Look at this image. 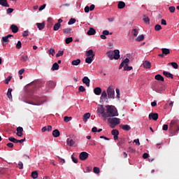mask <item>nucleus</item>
I'll return each mask as SVG.
<instances>
[{
    "label": "nucleus",
    "mask_w": 179,
    "mask_h": 179,
    "mask_svg": "<svg viewBox=\"0 0 179 179\" xmlns=\"http://www.w3.org/2000/svg\"><path fill=\"white\" fill-rule=\"evenodd\" d=\"M79 92H85L86 91V88H85V87H83V85H80L78 88Z\"/></svg>",
    "instance_id": "052dcab7"
},
{
    "label": "nucleus",
    "mask_w": 179,
    "mask_h": 179,
    "mask_svg": "<svg viewBox=\"0 0 179 179\" xmlns=\"http://www.w3.org/2000/svg\"><path fill=\"white\" fill-rule=\"evenodd\" d=\"M52 71H58L59 69V65L58 63L55 62L52 64Z\"/></svg>",
    "instance_id": "c85d7f7f"
},
{
    "label": "nucleus",
    "mask_w": 179,
    "mask_h": 179,
    "mask_svg": "<svg viewBox=\"0 0 179 179\" xmlns=\"http://www.w3.org/2000/svg\"><path fill=\"white\" fill-rule=\"evenodd\" d=\"M152 90H154V92L162 94V93H164V91L166 90V87L159 86L156 84H153L152 85Z\"/></svg>",
    "instance_id": "39448f33"
},
{
    "label": "nucleus",
    "mask_w": 179,
    "mask_h": 179,
    "mask_svg": "<svg viewBox=\"0 0 179 179\" xmlns=\"http://www.w3.org/2000/svg\"><path fill=\"white\" fill-rule=\"evenodd\" d=\"M132 34L134 36V37H136V36L139 34V29L138 28L133 29Z\"/></svg>",
    "instance_id": "f704fd0d"
},
{
    "label": "nucleus",
    "mask_w": 179,
    "mask_h": 179,
    "mask_svg": "<svg viewBox=\"0 0 179 179\" xmlns=\"http://www.w3.org/2000/svg\"><path fill=\"white\" fill-rule=\"evenodd\" d=\"M94 93L96 96H100L101 94V88L100 87H96L94 89Z\"/></svg>",
    "instance_id": "2eb2a0df"
},
{
    "label": "nucleus",
    "mask_w": 179,
    "mask_h": 179,
    "mask_svg": "<svg viewBox=\"0 0 179 179\" xmlns=\"http://www.w3.org/2000/svg\"><path fill=\"white\" fill-rule=\"evenodd\" d=\"M48 51L49 55H52V57L55 55V50L54 48H51Z\"/></svg>",
    "instance_id": "c9c22d12"
},
{
    "label": "nucleus",
    "mask_w": 179,
    "mask_h": 179,
    "mask_svg": "<svg viewBox=\"0 0 179 179\" xmlns=\"http://www.w3.org/2000/svg\"><path fill=\"white\" fill-rule=\"evenodd\" d=\"M60 27H61V24L56 23V24H55V25L53 27V29L55 30V31H58V30H59Z\"/></svg>",
    "instance_id": "58836bf2"
},
{
    "label": "nucleus",
    "mask_w": 179,
    "mask_h": 179,
    "mask_svg": "<svg viewBox=\"0 0 179 179\" xmlns=\"http://www.w3.org/2000/svg\"><path fill=\"white\" fill-rule=\"evenodd\" d=\"M64 55V50H59L57 53L56 54V58H58L59 57H62Z\"/></svg>",
    "instance_id": "c03bdc74"
},
{
    "label": "nucleus",
    "mask_w": 179,
    "mask_h": 179,
    "mask_svg": "<svg viewBox=\"0 0 179 179\" xmlns=\"http://www.w3.org/2000/svg\"><path fill=\"white\" fill-rule=\"evenodd\" d=\"M31 178L34 179H36L38 177V173L37 172V171H34L31 173Z\"/></svg>",
    "instance_id": "e433bc0d"
},
{
    "label": "nucleus",
    "mask_w": 179,
    "mask_h": 179,
    "mask_svg": "<svg viewBox=\"0 0 179 179\" xmlns=\"http://www.w3.org/2000/svg\"><path fill=\"white\" fill-rule=\"evenodd\" d=\"M0 5H1V6H4L5 8H9L10 6L7 0H0Z\"/></svg>",
    "instance_id": "412c9836"
},
{
    "label": "nucleus",
    "mask_w": 179,
    "mask_h": 179,
    "mask_svg": "<svg viewBox=\"0 0 179 179\" xmlns=\"http://www.w3.org/2000/svg\"><path fill=\"white\" fill-rule=\"evenodd\" d=\"M73 41V38L69 37L65 39L66 44H70V43H72Z\"/></svg>",
    "instance_id": "79ce46f5"
},
{
    "label": "nucleus",
    "mask_w": 179,
    "mask_h": 179,
    "mask_svg": "<svg viewBox=\"0 0 179 179\" xmlns=\"http://www.w3.org/2000/svg\"><path fill=\"white\" fill-rule=\"evenodd\" d=\"M16 48L17 50H20L22 48V42L20 41H18L17 44H16Z\"/></svg>",
    "instance_id": "5fc2aeb1"
},
{
    "label": "nucleus",
    "mask_w": 179,
    "mask_h": 179,
    "mask_svg": "<svg viewBox=\"0 0 179 179\" xmlns=\"http://www.w3.org/2000/svg\"><path fill=\"white\" fill-rule=\"evenodd\" d=\"M36 25L37 26L39 30H43L45 27V22H44L41 23L37 22Z\"/></svg>",
    "instance_id": "f3484780"
},
{
    "label": "nucleus",
    "mask_w": 179,
    "mask_h": 179,
    "mask_svg": "<svg viewBox=\"0 0 179 179\" xmlns=\"http://www.w3.org/2000/svg\"><path fill=\"white\" fill-rule=\"evenodd\" d=\"M16 131H17V136H20V137L23 136V127H17Z\"/></svg>",
    "instance_id": "ddd939ff"
},
{
    "label": "nucleus",
    "mask_w": 179,
    "mask_h": 179,
    "mask_svg": "<svg viewBox=\"0 0 179 179\" xmlns=\"http://www.w3.org/2000/svg\"><path fill=\"white\" fill-rule=\"evenodd\" d=\"M72 117H68V116H65L64 117V122H69L70 120H71Z\"/></svg>",
    "instance_id": "4d7b16f0"
},
{
    "label": "nucleus",
    "mask_w": 179,
    "mask_h": 179,
    "mask_svg": "<svg viewBox=\"0 0 179 179\" xmlns=\"http://www.w3.org/2000/svg\"><path fill=\"white\" fill-rule=\"evenodd\" d=\"M99 117L104 118V120L108 119L109 124H110V128H114L121 124L120 118L113 117H118V113H99Z\"/></svg>",
    "instance_id": "f257e3e1"
},
{
    "label": "nucleus",
    "mask_w": 179,
    "mask_h": 179,
    "mask_svg": "<svg viewBox=\"0 0 179 179\" xmlns=\"http://www.w3.org/2000/svg\"><path fill=\"white\" fill-rule=\"evenodd\" d=\"M115 92H116V97L118 100H120V99H121V96H120L121 94L120 93V89L116 88Z\"/></svg>",
    "instance_id": "37998d69"
},
{
    "label": "nucleus",
    "mask_w": 179,
    "mask_h": 179,
    "mask_svg": "<svg viewBox=\"0 0 179 179\" xmlns=\"http://www.w3.org/2000/svg\"><path fill=\"white\" fill-rule=\"evenodd\" d=\"M132 66H128V64H126L124 67V71H131Z\"/></svg>",
    "instance_id": "bf43d9fd"
},
{
    "label": "nucleus",
    "mask_w": 179,
    "mask_h": 179,
    "mask_svg": "<svg viewBox=\"0 0 179 179\" xmlns=\"http://www.w3.org/2000/svg\"><path fill=\"white\" fill-rule=\"evenodd\" d=\"M93 172L95 173V174H99L100 173V169L97 166H95L94 167L93 169Z\"/></svg>",
    "instance_id": "a18cd8bd"
},
{
    "label": "nucleus",
    "mask_w": 179,
    "mask_h": 179,
    "mask_svg": "<svg viewBox=\"0 0 179 179\" xmlns=\"http://www.w3.org/2000/svg\"><path fill=\"white\" fill-rule=\"evenodd\" d=\"M162 51L163 55H169V54H170V49L169 48H162Z\"/></svg>",
    "instance_id": "72a5a7b5"
},
{
    "label": "nucleus",
    "mask_w": 179,
    "mask_h": 179,
    "mask_svg": "<svg viewBox=\"0 0 179 179\" xmlns=\"http://www.w3.org/2000/svg\"><path fill=\"white\" fill-rule=\"evenodd\" d=\"M143 21L145 23H150V19H149V17H146V15L143 16Z\"/></svg>",
    "instance_id": "864d4df0"
},
{
    "label": "nucleus",
    "mask_w": 179,
    "mask_h": 179,
    "mask_svg": "<svg viewBox=\"0 0 179 179\" xmlns=\"http://www.w3.org/2000/svg\"><path fill=\"white\" fill-rule=\"evenodd\" d=\"M46 85L50 89H52L53 87H55V85H56L55 82L52 80L48 81Z\"/></svg>",
    "instance_id": "dca6fc26"
},
{
    "label": "nucleus",
    "mask_w": 179,
    "mask_h": 179,
    "mask_svg": "<svg viewBox=\"0 0 179 179\" xmlns=\"http://www.w3.org/2000/svg\"><path fill=\"white\" fill-rule=\"evenodd\" d=\"M143 66L145 69H150V68H152V64H150L149 61H145L143 63Z\"/></svg>",
    "instance_id": "9b49d317"
},
{
    "label": "nucleus",
    "mask_w": 179,
    "mask_h": 179,
    "mask_svg": "<svg viewBox=\"0 0 179 179\" xmlns=\"http://www.w3.org/2000/svg\"><path fill=\"white\" fill-rule=\"evenodd\" d=\"M89 118H90V113H87L83 116V120L84 122H87Z\"/></svg>",
    "instance_id": "4be33fe9"
},
{
    "label": "nucleus",
    "mask_w": 179,
    "mask_h": 179,
    "mask_svg": "<svg viewBox=\"0 0 179 179\" xmlns=\"http://www.w3.org/2000/svg\"><path fill=\"white\" fill-rule=\"evenodd\" d=\"M71 31H72V29L71 28H66L63 29V33H64V34H68V33H71Z\"/></svg>",
    "instance_id": "8fccbe9b"
},
{
    "label": "nucleus",
    "mask_w": 179,
    "mask_h": 179,
    "mask_svg": "<svg viewBox=\"0 0 179 179\" xmlns=\"http://www.w3.org/2000/svg\"><path fill=\"white\" fill-rule=\"evenodd\" d=\"M143 40H145V36L143 34L139 35L136 39L137 41H143Z\"/></svg>",
    "instance_id": "ea45409f"
},
{
    "label": "nucleus",
    "mask_w": 179,
    "mask_h": 179,
    "mask_svg": "<svg viewBox=\"0 0 179 179\" xmlns=\"http://www.w3.org/2000/svg\"><path fill=\"white\" fill-rule=\"evenodd\" d=\"M111 134L113 135V136H115L117 135H120V131H118L117 129H113Z\"/></svg>",
    "instance_id": "de8ad7c7"
},
{
    "label": "nucleus",
    "mask_w": 179,
    "mask_h": 179,
    "mask_svg": "<svg viewBox=\"0 0 179 179\" xmlns=\"http://www.w3.org/2000/svg\"><path fill=\"white\" fill-rule=\"evenodd\" d=\"M2 41H3L4 43H9V38L7 36H3Z\"/></svg>",
    "instance_id": "13d9d810"
},
{
    "label": "nucleus",
    "mask_w": 179,
    "mask_h": 179,
    "mask_svg": "<svg viewBox=\"0 0 179 179\" xmlns=\"http://www.w3.org/2000/svg\"><path fill=\"white\" fill-rule=\"evenodd\" d=\"M163 75L166 76V78H171V79H173L174 76L169 71H163Z\"/></svg>",
    "instance_id": "a211bd4d"
},
{
    "label": "nucleus",
    "mask_w": 179,
    "mask_h": 179,
    "mask_svg": "<svg viewBox=\"0 0 179 179\" xmlns=\"http://www.w3.org/2000/svg\"><path fill=\"white\" fill-rule=\"evenodd\" d=\"M8 141L10 142H13V143H17V139H16L15 137L13 136H10L8 138Z\"/></svg>",
    "instance_id": "4c0bfd02"
},
{
    "label": "nucleus",
    "mask_w": 179,
    "mask_h": 179,
    "mask_svg": "<svg viewBox=\"0 0 179 179\" xmlns=\"http://www.w3.org/2000/svg\"><path fill=\"white\" fill-rule=\"evenodd\" d=\"M159 119V114L157 113H150L149 120H153L154 121H157Z\"/></svg>",
    "instance_id": "9d476101"
},
{
    "label": "nucleus",
    "mask_w": 179,
    "mask_h": 179,
    "mask_svg": "<svg viewBox=\"0 0 179 179\" xmlns=\"http://www.w3.org/2000/svg\"><path fill=\"white\" fill-rule=\"evenodd\" d=\"M125 6V2L124 1H120L117 4L118 9H124Z\"/></svg>",
    "instance_id": "7c9ffc66"
},
{
    "label": "nucleus",
    "mask_w": 179,
    "mask_h": 179,
    "mask_svg": "<svg viewBox=\"0 0 179 179\" xmlns=\"http://www.w3.org/2000/svg\"><path fill=\"white\" fill-rule=\"evenodd\" d=\"M45 6H47V4H43V5H42V6L38 8L39 12H41V10H44V9H45Z\"/></svg>",
    "instance_id": "e2e57ef3"
},
{
    "label": "nucleus",
    "mask_w": 179,
    "mask_h": 179,
    "mask_svg": "<svg viewBox=\"0 0 179 179\" xmlns=\"http://www.w3.org/2000/svg\"><path fill=\"white\" fill-rule=\"evenodd\" d=\"M169 129L171 131H175L176 134L179 131V120H172L169 125Z\"/></svg>",
    "instance_id": "20e7f679"
},
{
    "label": "nucleus",
    "mask_w": 179,
    "mask_h": 179,
    "mask_svg": "<svg viewBox=\"0 0 179 179\" xmlns=\"http://www.w3.org/2000/svg\"><path fill=\"white\" fill-rule=\"evenodd\" d=\"M13 12V8H8V9L6 10V14H7V15H9V14L12 13Z\"/></svg>",
    "instance_id": "0e129e2a"
},
{
    "label": "nucleus",
    "mask_w": 179,
    "mask_h": 179,
    "mask_svg": "<svg viewBox=\"0 0 179 179\" xmlns=\"http://www.w3.org/2000/svg\"><path fill=\"white\" fill-rule=\"evenodd\" d=\"M107 100H108V98L107 97V92L103 90L101 94L100 103H104L105 101H107Z\"/></svg>",
    "instance_id": "6e6552de"
},
{
    "label": "nucleus",
    "mask_w": 179,
    "mask_h": 179,
    "mask_svg": "<svg viewBox=\"0 0 179 179\" xmlns=\"http://www.w3.org/2000/svg\"><path fill=\"white\" fill-rule=\"evenodd\" d=\"M18 167H19L20 170H22V169H23V162H20L18 163Z\"/></svg>",
    "instance_id": "774afa93"
},
{
    "label": "nucleus",
    "mask_w": 179,
    "mask_h": 179,
    "mask_svg": "<svg viewBox=\"0 0 179 179\" xmlns=\"http://www.w3.org/2000/svg\"><path fill=\"white\" fill-rule=\"evenodd\" d=\"M12 88H8L7 92V97L12 101Z\"/></svg>",
    "instance_id": "cd10ccee"
},
{
    "label": "nucleus",
    "mask_w": 179,
    "mask_h": 179,
    "mask_svg": "<svg viewBox=\"0 0 179 179\" xmlns=\"http://www.w3.org/2000/svg\"><path fill=\"white\" fill-rule=\"evenodd\" d=\"M80 64V59H77L76 60H73L71 62V64L73 65V66H78V65H79Z\"/></svg>",
    "instance_id": "bb28decb"
},
{
    "label": "nucleus",
    "mask_w": 179,
    "mask_h": 179,
    "mask_svg": "<svg viewBox=\"0 0 179 179\" xmlns=\"http://www.w3.org/2000/svg\"><path fill=\"white\" fill-rule=\"evenodd\" d=\"M128 152H129V153H135V152H136V150H135V149L132 148L131 147H129L128 148Z\"/></svg>",
    "instance_id": "680f3d73"
},
{
    "label": "nucleus",
    "mask_w": 179,
    "mask_h": 179,
    "mask_svg": "<svg viewBox=\"0 0 179 179\" xmlns=\"http://www.w3.org/2000/svg\"><path fill=\"white\" fill-rule=\"evenodd\" d=\"M10 29L12 30L13 33H17V31H19V27L15 24H12Z\"/></svg>",
    "instance_id": "5701e85b"
},
{
    "label": "nucleus",
    "mask_w": 179,
    "mask_h": 179,
    "mask_svg": "<svg viewBox=\"0 0 179 179\" xmlns=\"http://www.w3.org/2000/svg\"><path fill=\"white\" fill-rule=\"evenodd\" d=\"M87 157H89V153L86 152H82L81 153H80V155H79L80 160L85 161L87 159Z\"/></svg>",
    "instance_id": "1a4fd4ad"
},
{
    "label": "nucleus",
    "mask_w": 179,
    "mask_h": 179,
    "mask_svg": "<svg viewBox=\"0 0 179 179\" xmlns=\"http://www.w3.org/2000/svg\"><path fill=\"white\" fill-rule=\"evenodd\" d=\"M75 23H76V19L75 18H71L68 22V24L69 26H71V24H75Z\"/></svg>",
    "instance_id": "a19ab883"
},
{
    "label": "nucleus",
    "mask_w": 179,
    "mask_h": 179,
    "mask_svg": "<svg viewBox=\"0 0 179 179\" xmlns=\"http://www.w3.org/2000/svg\"><path fill=\"white\" fill-rule=\"evenodd\" d=\"M27 99L28 101L26 103L32 106H41L45 103V98L38 96L36 94L28 95Z\"/></svg>",
    "instance_id": "f03ea898"
},
{
    "label": "nucleus",
    "mask_w": 179,
    "mask_h": 179,
    "mask_svg": "<svg viewBox=\"0 0 179 179\" xmlns=\"http://www.w3.org/2000/svg\"><path fill=\"white\" fill-rule=\"evenodd\" d=\"M12 79V76H9L6 80L5 83L6 85H9V82H10V80Z\"/></svg>",
    "instance_id": "6e6d98bb"
},
{
    "label": "nucleus",
    "mask_w": 179,
    "mask_h": 179,
    "mask_svg": "<svg viewBox=\"0 0 179 179\" xmlns=\"http://www.w3.org/2000/svg\"><path fill=\"white\" fill-rule=\"evenodd\" d=\"M122 64L125 66L126 65H128V64H129V59H128L127 57L126 59H124L122 62Z\"/></svg>",
    "instance_id": "49530a36"
},
{
    "label": "nucleus",
    "mask_w": 179,
    "mask_h": 179,
    "mask_svg": "<svg viewBox=\"0 0 179 179\" xmlns=\"http://www.w3.org/2000/svg\"><path fill=\"white\" fill-rule=\"evenodd\" d=\"M120 128L123 129V131H131V126L128 124L120 125Z\"/></svg>",
    "instance_id": "b1692460"
},
{
    "label": "nucleus",
    "mask_w": 179,
    "mask_h": 179,
    "mask_svg": "<svg viewBox=\"0 0 179 179\" xmlns=\"http://www.w3.org/2000/svg\"><path fill=\"white\" fill-rule=\"evenodd\" d=\"M170 64L174 69H178V64L177 62H171Z\"/></svg>",
    "instance_id": "09e8293b"
},
{
    "label": "nucleus",
    "mask_w": 179,
    "mask_h": 179,
    "mask_svg": "<svg viewBox=\"0 0 179 179\" xmlns=\"http://www.w3.org/2000/svg\"><path fill=\"white\" fill-rule=\"evenodd\" d=\"M87 34H88V36H94V34H96V29L94 28H90L87 32Z\"/></svg>",
    "instance_id": "6ab92c4d"
},
{
    "label": "nucleus",
    "mask_w": 179,
    "mask_h": 179,
    "mask_svg": "<svg viewBox=\"0 0 179 179\" xmlns=\"http://www.w3.org/2000/svg\"><path fill=\"white\" fill-rule=\"evenodd\" d=\"M60 135H61V133L59 132V130L57 129L52 131V136H54V138H58L59 137Z\"/></svg>",
    "instance_id": "aec40b11"
},
{
    "label": "nucleus",
    "mask_w": 179,
    "mask_h": 179,
    "mask_svg": "<svg viewBox=\"0 0 179 179\" xmlns=\"http://www.w3.org/2000/svg\"><path fill=\"white\" fill-rule=\"evenodd\" d=\"M67 145H69V146L72 147V146H73V145H75V141L72 138H68L67 139Z\"/></svg>",
    "instance_id": "c756f323"
},
{
    "label": "nucleus",
    "mask_w": 179,
    "mask_h": 179,
    "mask_svg": "<svg viewBox=\"0 0 179 179\" xmlns=\"http://www.w3.org/2000/svg\"><path fill=\"white\" fill-rule=\"evenodd\" d=\"M83 83H85V85H86V86L87 87H89V86H90V79H89V77H87V76H85L83 78Z\"/></svg>",
    "instance_id": "f8f14e48"
},
{
    "label": "nucleus",
    "mask_w": 179,
    "mask_h": 179,
    "mask_svg": "<svg viewBox=\"0 0 179 179\" xmlns=\"http://www.w3.org/2000/svg\"><path fill=\"white\" fill-rule=\"evenodd\" d=\"M71 159H72L73 163H78V159L75 158V156H73V155H71Z\"/></svg>",
    "instance_id": "338daca9"
},
{
    "label": "nucleus",
    "mask_w": 179,
    "mask_h": 179,
    "mask_svg": "<svg viewBox=\"0 0 179 179\" xmlns=\"http://www.w3.org/2000/svg\"><path fill=\"white\" fill-rule=\"evenodd\" d=\"M107 57L110 58V59L112 61V59H120V50H115L114 51L110 50L106 52Z\"/></svg>",
    "instance_id": "7ed1b4c3"
},
{
    "label": "nucleus",
    "mask_w": 179,
    "mask_h": 179,
    "mask_svg": "<svg viewBox=\"0 0 179 179\" xmlns=\"http://www.w3.org/2000/svg\"><path fill=\"white\" fill-rule=\"evenodd\" d=\"M155 79H156V80H160L161 82H164V78H163V76L160 74L156 75L155 77Z\"/></svg>",
    "instance_id": "a878e982"
},
{
    "label": "nucleus",
    "mask_w": 179,
    "mask_h": 179,
    "mask_svg": "<svg viewBox=\"0 0 179 179\" xmlns=\"http://www.w3.org/2000/svg\"><path fill=\"white\" fill-rule=\"evenodd\" d=\"M106 94H108V98L115 99V91L113 89V86L110 85L106 90Z\"/></svg>",
    "instance_id": "423d86ee"
},
{
    "label": "nucleus",
    "mask_w": 179,
    "mask_h": 179,
    "mask_svg": "<svg viewBox=\"0 0 179 179\" xmlns=\"http://www.w3.org/2000/svg\"><path fill=\"white\" fill-rule=\"evenodd\" d=\"M169 10L171 13H174L176 12V7L171 6L169 8Z\"/></svg>",
    "instance_id": "3c124183"
},
{
    "label": "nucleus",
    "mask_w": 179,
    "mask_h": 179,
    "mask_svg": "<svg viewBox=\"0 0 179 179\" xmlns=\"http://www.w3.org/2000/svg\"><path fill=\"white\" fill-rule=\"evenodd\" d=\"M102 34H103L104 36H108V34H110V31L108 30H104L102 31Z\"/></svg>",
    "instance_id": "69168bd1"
},
{
    "label": "nucleus",
    "mask_w": 179,
    "mask_h": 179,
    "mask_svg": "<svg viewBox=\"0 0 179 179\" xmlns=\"http://www.w3.org/2000/svg\"><path fill=\"white\" fill-rule=\"evenodd\" d=\"M97 113H106V108L103 105H99L97 108Z\"/></svg>",
    "instance_id": "393cba45"
},
{
    "label": "nucleus",
    "mask_w": 179,
    "mask_h": 179,
    "mask_svg": "<svg viewBox=\"0 0 179 179\" xmlns=\"http://www.w3.org/2000/svg\"><path fill=\"white\" fill-rule=\"evenodd\" d=\"M93 59H94V57H87L85 62L86 64H92V62H93Z\"/></svg>",
    "instance_id": "473e14b6"
},
{
    "label": "nucleus",
    "mask_w": 179,
    "mask_h": 179,
    "mask_svg": "<svg viewBox=\"0 0 179 179\" xmlns=\"http://www.w3.org/2000/svg\"><path fill=\"white\" fill-rule=\"evenodd\" d=\"M106 108L107 110L106 113H118L117 108L113 105L106 106Z\"/></svg>",
    "instance_id": "0eeeda50"
},
{
    "label": "nucleus",
    "mask_w": 179,
    "mask_h": 179,
    "mask_svg": "<svg viewBox=\"0 0 179 179\" xmlns=\"http://www.w3.org/2000/svg\"><path fill=\"white\" fill-rule=\"evenodd\" d=\"M155 31H160L162 30V25L160 24H156L155 27Z\"/></svg>",
    "instance_id": "603ef678"
},
{
    "label": "nucleus",
    "mask_w": 179,
    "mask_h": 179,
    "mask_svg": "<svg viewBox=\"0 0 179 179\" xmlns=\"http://www.w3.org/2000/svg\"><path fill=\"white\" fill-rule=\"evenodd\" d=\"M94 55H96L93 52V50L90 49V50L86 51V56L87 57L94 58Z\"/></svg>",
    "instance_id": "4468645a"
},
{
    "label": "nucleus",
    "mask_w": 179,
    "mask_h": 179,
    "mask_svg": "<svg viewBox=\"0 0 179 179\" xmlns=\"http://www.w3.org/2000/svg\"><path fill=\"white\" fill-rule=\"evenodd\" d=\"M29 60V57L27 55H22L20 57V61L22 62H26V61Z\"/></svg>",
    "instance_id": "2f4dec72"
}]
</instances>
